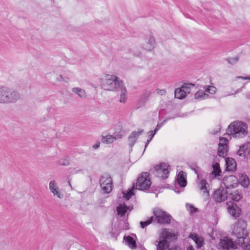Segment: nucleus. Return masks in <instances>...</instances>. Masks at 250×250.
I'll list each match as a JSON object with an SVG mask.
<instances>
[{
	"label": "nucleus",
	"instance_id": "5",
	"mask_svg": "<svg viewBox=\"0 0 250 250\" xmlns=\"http://www.w3.org/2000/svg\"><path fill=\"white\" fill-rule=\"evenodd\" d=\"M155 221L158 224H166L170 223L171 216L163 209L156 208L153 210Z\"/></svg>",
	"mask_w": 250,
	"mask_h": 250
},
{
	"label": "nucleus",
	"instance_id": "8",
	"mask_svg": "<svg viewBox=\"0 0 250 250\" xmlns=\"http://www.w3.org/2000/svg\"><path fill=\"white\" fill-rule=\"evenodd\" d=\"M155 174L162 179L168 177L170 170V166L167 163H163L154 167Z\"/></svg>",
	"mask_w": 250,
	"mask_h": 250
},
{
	"label": "nucleus",
	"instance_id": "51",
	"mask_svg": "<svg viewBox=\"0 0 250 250\" xmlns=\"http://www.w3.org/2000/svg\"><path fill=\"white\" fill-rule=\"evenodd\" d=\"M140 55V53H138V54L136 55V56H139Z\"/></svg>",
	"mask_w": 250,
	"mask_h": 250
},
{
	"label": "nucleus",
	"instance_id": "13",
	"mask_svg": "<svg viewBox=\"0 0 250 250\" xmlns=\"http://www.w3.org/2000/svg\"><path fill=\"white\" fill-rule=\"evenodd\" d=\"M132 208L122 204H119L117 207L118 216L122 218L123 220H126L127 219L128 214L131 211Z\"/></svg>",
	"mask_w": 250,
	"mask_h": 250
},
{
	"label": "nucleus",
	"instance_id": "16",
	"mask_svg": "<svg viewBox=\"0 0 250 250\" xmlns=\"http://www.w3.org/2000/svg\"><path fill=\"white\" fill-rule=\"evenodd\" d=\"M122 137V134L120 133H114L113 135H103L101 141L103 143L106 144H111L116 140L120 139Z\"/></svg>",
	"mask_w": 250,
	"mask_h": 250
},
{
	"label": "nucleus",
	"instance_id": "46",
	"mask_svg": "<svg viewBox=\"0 0 250 250\" xmlns=\"http://www.w3.org/2000/svg\"><path fill=\"white\" fill-rule=\"evenodd\" d=\"M128 140L129 144H131V146H133L135 143L136 142V140H135L134 141H133V139H130L129 137H128Z\"/></svg>",
	"mask_w": 250,
	"mask_h": 250
},
{
	"label": "nucleus",
	"instance_id": "44",
	"mask_svg": "<svg viewBox=\"0 0 250 250\" xmlns=\"http://www.w3.org/2000/svg\"><path fill=\"white\" fill-rule=\"evenodd\" d=\"M100 142H97L96 143V144H95L94 145H93L92 146V147L93 149H98L99 147H100Z\"/></svg>",
	"mask_w": 250,
	"mask_h": 250
},
{
	"label": "nucleus",
	"instance_id": "40",
	"mask_svg": "<svg viewBox=\"0 0 250 250\" xmlns=\"http://www.w3.org/2000/svg\"><path fill=\"white\" fill-rule=\"evenodd\" d=\"M157 93L161 95H164L166 93V90L165 89H157Z\"/></svg>",
	"mask_w": 250,
	"mask_h": 250
},
{
	"label": "nucleus",
	"instance_id": "15",
	"mask_svg": "<svg viewBox=\"0 0 250 250\" xmlns=\"http://www.w3.org/2000/svg\"><path fill=\"white\" fill-rule=\"evenodd\" d=\"M49 188L54 196H56L60 199L62 198V194L60 192L58 184L55 180H51L49 182Z\"/></svg>",
	"mask_w": 250,
	"mask_h": 250
},
{
	"label": "nucleus",
	"instance_id": "23",
	"mask_svg": "<svg viewBox=\"0 0 250 250\" xmlns=\"http://www.w3.org/2000/svg\"><path fill=\"white\" fill-rule=\"evenodd\" d=\"M120 91V99L119 101L121 103H125L126 101L127 97L126 94L127 91L125 87L124 83L121 85L117 90Z\"/></svg>",
	"mask_w": 250,
	"mask_h": 250
},
{
	"label": "nucleus",
	"instance_id": "37",
	"mask_svg": "<svg viewBox=\"0 0 250 250\" xmlns=\"http://www.w3.org/2000/svg\"><path fill=\"white\" fill-rule=\"evenodd\" d=\"M169 119V118L166 119L164 120L162 123H158L154 131L156 133V132L159 130L167 123V121Z\"/></svg>",
	"mask_w": 250,
	"mask_h": 250
},
{
	"label": "nucleus",
	"instance_id": "12",
	"mask_svg": "<svg viewBox=\"0 0 250 250\" xmlns=\"http://www.w3.org/2000/svg\"><path fill=\"white\" fill-rule=\"evenodd\" d=\"M223 183L227 190L235 188L238 186L237 178L230 175L223 179Z\"/></svg>",
	"mask_w": 250,
	"mask_h": 250
},
{
	"label": "nucleus",
	"instance_id": "20",
	"mask_svg": "<svg viewBox=\"0 0 250 250\" xmlns=\"http://www.w3.org/2000/svg\"><path fill=\"white\" fill-rule=\"evenodd\" d=\"M228 210L229 214L234 217H238L241 212L240 208L232 203L229 206Z\"/></svg>",
	"mask_w": 250,
	"mask_h": 250
},
{
	"label": "nucleus",
	"instance_id": "24",
	"mask_svg": "<svg viewBox=\"0 0 250 250\" xmlns=\"http://www.w3.org/2000/svg\"><path fill=\"white\" fill-rule=\"evenodd\" d=\"M8 88L0 86V103L7 104Z\"/></svg>",
	"mask_w": 250,
	"mask_h": 250
},
{
	"label": "nucleus",
	"instance_id": "2",
	"mask_svg": "<svg viewBox=\"0 0 250 250\" xmlns=\"http://www.w3.org/2000/svg\"><path fill=\"white\" fill-rule=\"evenodd\" d=\"M151 185L149 173L143 172L139 176L136 184V187L133 186L131 188L122 191L123 198L125 200H128L132 196L134 195L135 189L146 190L148 189Z\"/></svg>",
	"mask_w": 250,
	"mask_h": 250
},
{
	"label": "nucleus",
	"instance_id": "9",
	"mask_svg": "<svg viewBox=\"0 0 250 250\" xmlns=\"http://www.w3.org/2000/svg\"><path fill=\"white\" fill-rule=\"evenodd\" d=\"M228 190L221 186L214 191L213 199L216 202L221 203L228 199Z\"/></svg>",
	"mask_w": 250,
	"mask_h": 250
},
{
	"label": "nucleus",
	"instance_id": "47",
	"mask_svg": "<svg viewBox=\"0 0 250 250\" xmlns=\"http://www.w3.org/2000/svg\"><path fill=\"white\" fill-rule=\"evenodd\" d=\"M151 141V138H148L147 141L146 142V145H145V148L147 147V146H148V145L149 144V143Z\"/></svg>",
	"mask_w": 250,
	"mask_h": 250
},
{
	"label": "nucleus",
	"instance_id": "50",
	"mask_svg": "<svg viewBox=\"0 0 250 250\" xmlns=\"http://www.w3.org/2000/svg\"><path fill=\"white\" fill-rule=\"evenodd\" d=\"M69 185L70 187L71 188H72V186H71V184H70V182H69Z\"/></svg>",
	"mask_w": 250,
	"mask_h": 250
},
{
	"label": "nucleus",
	"instance_id": "3",
	"mask_svg": "<svg viewBox=\"0 0 250 250\" xmlns=\"http://www.w3.org/2000/svg\"><path fill=\"white\" fill-rule=\"evenodd\" d=\"M227 132L229 135L234 138H242L248 135V126L243 122L235 121L231 123L228 126Z\"/></svg>",
	"mask_w": 250,
	"mask_h": 250
},
{
	"label": "nucleus",
	"instance_id": "17",
	"mask_svg": "<svg viewBox=\"0 0 250 250\" xmlns=\"http://www.w3.org/2000/svg\"><path fill=\"white\" fill-rule=\"evenodd\" d=\"M219 247L220 248L224 250H229L230 248H234V243L228 237H224L220 239Z\"/></svg>",
	"mask_w": 250,
	"mask_h": 250
},
{
	"label": "nucleus",
	"instance_id": "19",
	"mask_svg": "<svg viewBox=\"0 0 250 250\" xmlns=\"http://www.w3.org/2000/svg\"><path fill=\"white\" fill-rule=\"evenodd\" d=\"M7 103H14L20 99V94L14 90L8 88Z\"/></svg>",
	"mask_w": 250,
	"mask_h": 250
},
{
	"label": "nucleus",
	"instance_id": "4",
	"mask_svg": "<svg viewBox=\"0 0 250 250\" xmlns=\"http://www.w3.org/2000/svg\"><path fill=\"white\" fill-rule=\"evenodd\" d=\"M101 87L106 90H117L122 85L123 83L119 78L113 75L105 74L100 79Z\"/></svg>",
	"mask_w": 250,
	"mask_h": 250
},
{
	"label": "nucleus",
	"instance_id": "34",
	"mask_svg": "<svg viewBox=\"0 0 250 250\" xmlns=\"http://www.w3.org/2000/svg\"><path fill=\"white\" fill-rule=\"evenodd\" d=\"M143 130H139L138 131L133 132L129 136L130 139H133V141L137 140L139 136L143 132Z\"/></svg>",
	"mask_w": 250,
	"mask_h": 250
},
{
	"label": "nucleus",
	"instance_id": "21",
	"mask_svg": "<svg viewBox=\"0 0 250 250\" xmlns=\"http://www.w3.org/2000/svg\"><path fill=\"white\" fill-rule=\"evenodd\" d=\"M187 175L183 171H180L177 177L176 182L181 188H184L187 185Z\"/></svg>",
	"mask_w": 250,
	"mask_h": 250
},
{
	"label": "nucleus",
	"instance_id": "1",
	"mask_svg": "<svg viewBox=\"0 0 250 250\" xmlns=\"http://www.w3.org/2000/svg\"><path fill=\"white\" fill-rule=\"evenodd\" d=\"M246 223L242 220H238L234 224L232 233L237 238V243L246 250H250V240L248 237L247 231L246 229Z\"/></svg>",
	"mask_w": 250,
	"mask_h": 250
},
{
	"label": "nucleus",
	"instance_id": "49",
	"mask_svg": "<svg viewBox=\"0 0 250 250\" xmlns=\"http://www.w3.org/2000/svg\"><path fill=\"white\" fill-rule=\"evenodd\" d=\"M175 192L177 193H179L181 191H179V190H176L175 189Z\"/></svg>",
	"mask_w": 250,
	"mask_h": 250
},
{
	"label": "nucleus",
	"instance_id": "38",
	"mask_svg": "<svg viewBox=\"0 0 250 250\" xmlns=\"http://www.w3.org/2000/svg\"><path fill=\"white\" fill-rule=\"evenodd\" d=\"M229 63L231 64H236L239 61V58L237 57L234 58H230L228 60Z\"/></svg>",
	"mask_w": 250,
	"mask_h": 250
},
{
	"label": "nucleus",
	"instance_id": "35",
	"mask_svg": "<svg viewBox=\"0 0 250 250\" xmlns=\"http://www.w3.org/2000/svg\"><path fill=\"white\" fill-rule=\"evenodd\" d=\"M153 220V217H150V218L146 221L145 222H141L140 224L141 226L143 229H144L146 226L150 224Z\"/></svg>",
	"mask_w": 250,
	"mask_h": 250
},
{
	"label": "nucleus",
	"instance_id": "11",
	"mask_svg": "<svg viewBox=\"0 0 250 250\" xmlns=\"http://www.w3.org/2000/svg\"><path fill=\"white\" fill-rule=\"evenodd\" d=\"M192 84H185L181 87L176 88L175 90V97L179 99L185 98L187 95L190 93V87L193 86Z\"/></svg>",
	"mask_w": 250,
	"mask_h": 250
},
{
	"label": "nucleus",
	"instance_id": "27",
	"mask_svg": "<svg viewBox=\"0 0 250 250\" xmlns=\"http://www.w3.org/2000/svg\"><path fill=\"white\" fill-rule=\"evenodd\" d=\"M213 171L209 174V177L210 179H213L216 177L217 176L219 175L220 173L221 172V170L220 168L219 164L217 163H215L212 165Z\"/></svg>",
	"mask_w": 250,
	"mask_h": 250
},
{
	"label": "nucleus",
	"instance_id": "45",
	"mask_svg": "<svg viewBox=\"0 0 250 250\" xmlns=\"http://www.w3.org/2000/svg\"><path fill=\"white\" fill-rule=\"evenodd\" d=\"M57 80L58 81L61 82V81H64V79L62 77V75H60L57 78Z\"/></svg>",
	"mask_w": 250,
	"mask_h": 250
},
{
	"label": "nucleus",
	"instance_id": "22",
	"mask_svg": "<svg viewBox=\"0 0 250 250\" xmlns=\"http://www.w3.org/2000/svg\"><path fill=\"white\" fill-rule=\"evenodd\" d=\"M189 237L192 239L197 245V248H200L204 244V239L202 236L196 234H191Z\"/></svg>",
	"mask_w": 250,
	"mask_h": 250
},
{
	"label": "nucleus",
	"instance_id": "31",
	"mask_svg": "<svg viewBox=\"0 0 250 250\" xmlns=\"http://www.w3.org/2000/svg\"><path fill=\"white\" fill-rule=\"evenodd\" d=\"M228 146H218V154L220 157L224 158L225 157L228 153Z\"/></svg>",
	"mask_w": 250,
	"mask_h": 250
},
{
	"label": "nucleus",
	"instance_id": "48",
	"mask_svg": "<svg viewBox=\"0 0 250 250\" xmlns=\"http://www.w3.org/2000/svg\"><path fill=\"white\" fill-rule=\"evenodd\" d=\"M187 250H195L192 246H189L187 248Z\"/></svg>",
	"mask_w": 250,
	"mask_h": 250
},
{
	"label": "nucleus",
	"instance_id": "7",
	"mask_svg": "<svg viewBox=\"0 0 250 250\" xmlns=\"http://www.w3.org/2000/svg\"><path fill=\"white\" fill-rule=\"evenodd\" d=\"M198 189L200 195L205 200H207L209 197L210 187L209 184L205 179H200L199 175L197 174Z\"/></svg>",
	"mask_w": 250,
	"mask_h": 250
},
{
	"label": "nucleus",
	"instance_id": "6",
	"mask_svg": "<svg viewBox=\"0 0 250 250\" xmlns=\"http://www.w3.org/2000/svg\"><path fill=\"white\" fill-rule=\"evenodd\" d=\"M157 45V43L153 35L150 33L146 35L144 38V42L141 44V48L145 51H152Z\"/></svg>",
	"mask_w": 250,
	"mask_h": 250
},
{
	"label": "nucleus",
	"instance_id": "43",
	"mask_svg": "<svg viewBox=\"0 0 250 250\" xmlns=\"http://www.w3.org/2000/svg\"><path fill=\"white\" fill-rule=\"evenodd\" d=\"M156 132L154 131H150L149 132L148 138H151V140H152Z\"/></svg>",
	"mask_w": 250,
	"mask_h": 250
},
{
	"label": "nucleus",
	"instance_id": "29",
	"mask_svg": "<svg viewBox=\"0 0 250 250\" xmlns=\"http://www.w3.org/2000/svg\"><path fill=\"white\" fill-rule=\"evenodd\" d=\"M72 90L73 93L78 95L80 97L82 98H85L87 96L85 90L80 87L73 88H72Z\"/></svg>",
	"mask_w": 250,
	"mask_h": 250
},
{
	"label": "nucleus",
	"instance_id": "41",
	"mask_svg": "<svg viewBox=\"0 0 250 250\" xmlns=\"http://www.w3.org/2000/svg\"><path fill=\"white\" fill-rule=\"evenodd\" d=\"M186 206L188 209L189 210L190 212H192L195 211V208L194 207H193L191 205L187 204Z\"/></svg>",
	"mask_w": 250,
	"mask_h": 250
},
{
	"label": "nucleus",
	"instance_id": "52",
	"mask_svg": "<svg viewBox=\"0 0 250 250\" xmlns=\"http://www.w3.org/2000/svg\"><path fill=\"white\" fill-rule=\"evenodd\" d=\"M149 95H150V94H149V93H148V94H147V96H149Z\"/></svg>",
	"mask_w": 250,
	"mask_h": 250
},
{
	"label": "nucleus",
	"instance_id": "30",
	"mask_svg": "<svg viewBox=\"0 0 250 250\" xmlns=\"http://www.w3.org/2000/svg\"><path fill=\"white\" fill-rule=\"evenodd\" d=\"M194 97L196 99L201 100L208 98L209 96L204 91L199 90L195 94Z\"/></svg>",
	"mask_w": 250,
	"mask_h": 250
},
{
	"label": "nucleus",
	"instance_id": "36",
	"mask_svg": "<svg viewBox=\"0 0 250 250\" xmlns=\"http://www.w3.org/2000/svg\"><path fill=\"white\" fill-rule=\"evenodd\" d=\"M228 140L224 137H220L218 146H228Z\"/></svg>",
	"mask_w": 250,
	"mask_h": 250
},
{
	"label": "nucleus",
	"instance_id": "18",
	"mask_svg": "<svg viewBox=\"0 0 250 250\" xmlns=\"http://www.w3.org/2000/svg\"><path fill=\"white\" fill-rule=\"evenodd\" d=\"M238 184H239L244 188H248L250 181L248 176L245 173H239L237 178Z\"/></svg>",
	"mask_w": 250,
	"mask_h": 250
},
{
	"label": "nucleus",
	"instance_id": "33",
	"mask_svg": "<svg viewBox=\"0 0 250 250\" xmlns=\"http://www.w3.org/2000/svg\"><path fill=\"white\" fill-rule=\"evenodd\" d=\"M70 159L67 156H64L58 161V164L61 166H67L69 164Z\"/></svg>",
	"mask_w": 250,
	"mask_h": 250
},
{
	"label": "nucleus",
	"instance_id": "14",
	"mask_svg": "<svg viewBox=\"0 0 250 250\" xmlns=\"http://www.w3.org/2000/svg\"><path fill=\"white\" fill-rule=\"evenodd\" d=\"M237 154L239 156L243 157L245 159L250 158V143H247L240 146L239 149L237 151Z\"/></svg>",
	"mask_w": 250,
	"mask_h": 250
},
{
	"label": "nucleus",
	"instance_id": "28",
	"mask_svg": "<svg viewBox=\"0 0 250 250\" xmlns=\"http://www.w3.org/2000/svg\"><path fill=\"white\" fill-rule=\"evenodd\" d=\"M124 241L129 248L134 249L136 248L135 240L130 236H124Z\"/></svg>",
	"mask_w": 250,
	"mask_h": 250
},
{
	"label": "nucleus",
	"instance_id": "32",
	"mask_svg": "<svg viewBox=\"0 0 250 250\" xmlns=\"http://www.w3.org/2000/svg\"><path fill=\"white\" fill-rule=\"evenodd\" d=\"M205 92L208 94L213 95L216 92V88L213 86L208 85L205 87Z\"/></svg>",
	"mask_w": 250,
	"mask_h": 250
},
{
	"label": "nucleus",
	"instance_id": "39",
	"mask_svg": "<svg viewBox=\"0 0 250 250\" xmlns=\"http://www.w3.org/2000/svg\"><path fill=\"white\" fill-rule=\"evenodd\" d=\"M7 245L3 242H0V250H6Z\"/></svg>",
	"mask_w": 250,
	"mask_h": 250
},
{
	"label": "nucleus",
	"instance_id": "10",
	"mask_svg": "<svg viewBox=\"0 0 250 250\" xmlns=\"http://www.w3.org/2000/svg\"><path fill=\"white\" fill-rule=\"evenodd\" d=\"M100 185L104 193H109L112 189V180L110 176L104 175L100 179Z\"/></svg>",
	"mask_w": 250,
	"mask_h": 250
},
{
	"label": "nucleus",
	"instance_id": "42",
	"mask_svg": "<svg viewBox=\"0 0 250 250\" xmlns=\"http://www.w3.org/2000/svg\"><path fill=\"white\" fill-rule=\"evenodd\" d=\"M238 79H241L244 80H250V76H249V77L239 76V77H236L235 78V80H237Z\"/></svg>",
	"mask_w": 250,
	"mask_h": 250
},
{
	"label": "nucleus",
	"instance_id": "25",
	"mask_svg": "<svg viewBox=\"0 0 250 250\" xmlns=\"http://www.w3.org/2000/svg\"><path fill=\"white\" fill-rule=\"evenodd\" d=\"M226 168L228 171H233L236 169V163L232 158H227L225 159Z\"/></svg>",
	"mask_w": 250,
	"mask_h": 250
},
{
	"label": "nucleus",
	"instance_id": "26",
	"mask_svg": "<svg viewBox=\"0 0 250 250\" xmlns=\"http://www.w3.org/2000/svg\"><path fill=\"white\" fill-rule=\"evenodd\" d=\"M228 198H229L234 201H238L242 198V195L238 190L230 191L228 190Z\"/></svg>",
	"mask_w": 250,
	"mask_h": 250
}]
</instances>
